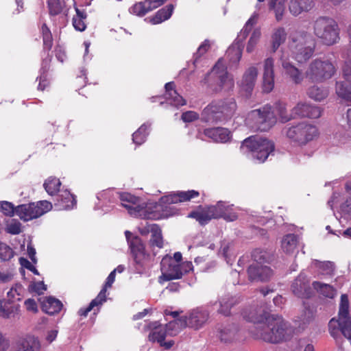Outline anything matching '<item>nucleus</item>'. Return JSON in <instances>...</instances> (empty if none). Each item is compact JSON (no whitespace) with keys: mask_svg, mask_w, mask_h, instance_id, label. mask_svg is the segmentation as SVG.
<instances>
[{"mask_svg":"<svg viewBox=\"0 0 351 351\" xmlns=\"http://www.w3.org/2000/svg\"><path fill=\"white\" fill-rule=\"evenodd\" d=\"M160 265L162 274L158 278V282L160 284L166 281L182 278V274L180 264L174 262L171 256L167 255L163 257Z\"/></svg>","mask_w":351,"mask_h":351,"instance_id":"obj_17","label":"nucleus"},{"mask_svg":"<svg viewBox=\"0 0 351 351\" xmlns=\"http://www.w3.org/2000/svg\"><path fill=\"white\" fill-rule=\"evenodd\" d=\"M56 200L55 206L59 210L71 209L76 205L75 197L68 191H64L58 195Z\"/></svg>","mask_w":351,"mask_h":351,"instance_id":"obj_30","label":"nucleus"},{"mask_svg":"<svg viewBox=\"0 0 351 351\" xmlns=\"http://www.w3.org/2000/svg\"><path fill=\"white\" fill-rule=\"evenodd\" d=\"M315 35L326 45H332L339 39L338 25L332 19L318 18L313 24Z\"/></svg>","mask_w":351,"mask_h":351,"instance_id":"obj_12","label":"nucleus"},{"mask_svg":"<svg viewBox=\"0 0 351 351\" xmlns=\"http://www.w3.org/2000/svg\"><path fill=\"white\" fill-rule=\"evenodd\" d=\"M52 208L51 204L46 200L39 201L36 203L21 204L16 206V215L24 221H28L36 219Z\"/></svg>","mask_w":351,"mask_h":351,"instance_id":"obj_15","label":"nucleus"},{"mask_svg":"<svg viewBox=\"0 0 351 351\" xmlns=\"http://www.w3.org/2000/svg\"><path fill=\"white\" fill-rule=\"evenodd\" d=\"M241 151L248 158L262 163L274 151V144L267 138L250 136L243 141Z\"/></svg>","mask_w":351,"mask_h":351,"instance_id":"obj_6","label":"nucleus"},{"mask_svg":"<svg viewBox=\"0 0 351 351\" xmlns=\"http://www.w3.org/2000/svg\"><path fill=\"white\" fill-rule=\"evenodd\" d=\"M25 306L27 311L32 312L34 313L38 311V306L36 301L34 299L29 298L24 302Z\"/></svg>","mask_w":351,"mask_h":351,"instance_id":"obj_64","label":"nucleus"},{"mask_svg":"<svg viewBox=\"0 0 351 351\" xmlns=\"http://www.w3.org/2000/svg\"><path fill=\"white\" fill-rule=\"evenodd\" d=\"M39 340L34 336H27L18 341L16 351H40Z\"/></svg>","mask_w":351,"mask_h":351,"instance_id":"obj_29","label":"nucleus"},{"mask_svg":"<svg viewBox=\"0 0 351 351\" xmlns=\"http://www.w3.org/2000/svg\"><path fill=\"white\" fill-rule=\"evenodd\" d=\"M237 333V327L234 325H228L220 330L219 337L222 341L228 342L235 338Z\"/></svg>","mask_w":351,"mask_h":351,"instance_id":"obj_44","label":"nucleus"},{"mask_svg":"<svg viewBox=\"0 0 351 351\" xmlns=\"http://www.w3.org/2000/svg\"><path fill=\"white\" fill-rule=\"evenodd\" d=\"M237 110L234 98L213 101L202 111L201 119L209 123H217L231 117Z\"/></svg>","mask_w":351,"mask_h":351,"instance_id":"obj_7","label":"nucleus"},{"mask_svg":"<svg viewBox=\"0 0 351 351\" xmlns=\"http://www.w3.org/2000/svg\"><path fill=\"white\" fill-rule=\"evenodd\" d=\"M6 231L12 234H19L21 231V223L15 219H12L6 226Z\"/></svg>","mask_w":351,"mask_h":351,"instance_id":"obj_55","label":"nucleus"},{"mask_svg":"<svg viewBox=\"0 0 351 351\" xmlns=\"http://www.w3.org/2000/svg\"><path fill=\"white\" fill-rule=\"evenodd\" d=\"M313 311L309 309L305 310L304 312L299 317L300 320H298V322H300V326L303 328L306 324L311 322L313 320Z\"/></svg>","mask_w":351,"mask_h":351,"instance_id":"obj_58","label":"nucleus"},{"mask_svg":"<svg viewBox=\"0 0 351 351\" xmlns=\"http://www.w3.org/2000/svg\"><path fill=\"white\" fill-rule=\"evenodd\" d=\"M186 327L187 326L184 324V320L182 317L180 319L169 322L164 328L167 335L176 336Z\"/></svg>","mask_w":351,"mask_h":351,"instance_id":"obj_39","label":"nucleus"},{"mask_svg":"<svg viewBox=\"0 0 351 351\" xmlns=\"http://www.w3.org/2000/svg\"><path fill=\"white\" fill-rule=\"evenodd\" d=\"M106 291L107 288L103 287L97 296L91 301L92 306H97L102 304L106 300Z\"/></svg>","mask_w":351,"mask_h":351,"instance_id":"obj_59","label":"nucleus"},{"mask_svg":"<svg viewBox=\"0 0 351 351\" xmlns=\"http://www.w3.org/2000/svg\"><path fill=\"white\" fill-rule=\"evenodd\" d=\"M272 274V270L269 267L257 263H252L247 269L248 279L251 282L268 280Z\"/></svg>","mask_w":351,"mask_h":351,"instance_id":"obj_23","label":"nucleus"},{"mask_svg":"<svg viewBox=\"0 0 351 351\" xmlns=\"http://www.w3.org/2000/svg\"><path fill=\"white\" fill-rule=\"evenodd\" d=\"M48 8L51 15H58L62 11L64 6L63 0H48Z\"/></svg>","mask_w":351,"mask_h":351,"instance_id":"obj_49","label":"nucleus"},{"mask_svg":"<svg viewBox=\"0 0 351 351\" xmlns=\"http://www.w3.org/2000/svg\"><path fill=\"white\" fill-rule=\"evenodd\" d=\"M8 300H0V316L4 318H9L14 315L18 307Z\"/></svg>","mask_w":351,"mask_h":351,"instance_id":"obj_40","label":"nucleus"},{"mask_svg":"<svg viewBox=\"0 0 351 351\" xmlns=\"http://www.w3.org/2000/svg\"><path fill=\"white\" fill-rule=\"evenodd\" d=\"M274 59L272 57L267 58L263 61V71L262 76L263 91L269 93L273 90L275 85Z\"/></svg>","mask_w":351,"mask_h":351,"instance_id":"obj_20","label":"nucleus"},{"mask_svg":"<svg viewBox=\"0 0 351 351\" xmlns=\"http://www.w3.org/2000/svg\"><path fill=\"white\" fill-rule=\"evenodd\" d=\"M199 115L194 111H187L182 114V119L184 122L189 123L197 119Z\"/></svg>","mask_w":351,"mask_h":351,"instance_id":"obj_63","label":"nucleus"},{"mask_svg":"<svg viewBox=\"0 0 351 351\" xmlns=\"http://www.w3.org/2000/svg\"><path fill=\"white\" fill-rule=\"evenodd\" d=\"M287 33L282 27L276 29L271 36V51L275 53L279 47L285 43Z\"/></svg>","mask_w":351,"mask_h":351,"instance_id":"obj_38","label":"nucleus"},{"mask_svg":"<svg viewBox=\"0 0 351 351\" xmlns=\"http://www.w3.org/2000/svg\"><path fill=\"white\" fill-rule=\"evenodd\" d=\"M269 8L274 10L277 21H280L285 10V0H271Z\"/></svg>","mask_w":351,"mask_h":351,"instance_id":"obj_46","label":"nucleus"},{"mask_svg":"<svg viewBox=\"0 0 351 351\" xmlns=\"http://www.w3.org/2000/svg\"><path fill=\"white\" fill-rule=\"evenodd\" d=\"M204 82L208 84L215 92L229 91L234 85V80L228 74L227 68L221 59L217 61L211 71L206 75Z\"/></svg>","mask_w":351,"mask_h":351,"instance_id":"obj_8","label":"nucleus"},{"mask_svg":"<svg viewBox=\"0 0 351 351\" xmlns=\"http://www.w3.org/2000/svg\"><path fill=\"white\" fill-rule=\"evenodd\" d=\"M97 199L99 201L109 202H113L119 199L122 206L128 210L131 216L135 217L158 220L168 215L167 213L160 215L157 212H149V208L145 206L139 197L128 193H119L113 190H106L98 193Z\"/></svg>","mask_w":351,"mask_h":351,"instance_id":"obj_2","label":"nucleus"},{"mask_svg":"<svg viewBox=\"0 0 351 351\" xmlns=\"http://www.w3.org/2000/svg\"><path fill=\"white\" fill-rule=\"evenodd\" d=\"M276 114L282 123H286L293 119V112L289 114L286 105L282 103H276L274 111L269 106H265L260 109L252 110L247 116V123L252 129L259 131H267L276 122Z\"/></svg>","mask_w":351,"mask_h":351,"instance_id":"obj_3","label":"nucleus"},{"mask_svg":"<svg viewBox=\"0 0 351 351\" xmlns=\"http://www.w3.org/2000/svg\"><path fill=\"white\" fill-rule=\"evenodd\" d=\"M165 88L166 91L165 97L168 104L177 108L186 104L185 99L174 89L173 82L167 83Z\"/></svg>","mask_w":351,"mask_h":351,"instance_id":"obj_27","label":"nucleus"},{"mask_svg":"<svg viewBox=\"0 0 351 351\" xmlns=\"http://www.w3.org/2000/svg\"><path fill=\"white\" fill-rule=\"evenodd\" d=\"M42 309L49 315H54L60 311L62 308V302L53 297L46 298L41 302Z\"/></svg>","mask_w":351,"mask_h":351,"instance_id":"obj_33","label":"nucleus"},{"mask_svg":"<svg viewBox=\"0 0 351 351\" xmlns=\"http://www.w3.org/2000/svg\"><path fill=\"white\" fill-rule=\"evenodd\" d=\"M306 93L314 101H322L328 97L329 91L323 86L313 85L307 89Z\"/></svg>","mask_w":351,"mask_h":351,"instance_id":"obj_35","label":"nucleus"},{"mask_svg":"<svg viewBox=\"0 0 351 351\" xmlns=\"http://www.w3.org/2000/svg\"><path fill=\"white\" fill-rule=\"evenodd\" d=\"M61 182L56 178L50 177L44 182L43 186L47 193L50 195H53L58 191Z\"/></svg>","mask_w":351,"mask_h":351,"instance_id":"obj_45","label":"nucleus"},{"mask_svg":"<svg viewBox=\"0 0 351 351\" xmlns=\"http://www.w3.org/2000/svg\"><path fill=\"white\" fill-rule=\"evenodd\" d=\"M329 332L336 338L339 332L348 340H351V317L346 319L332 318L328 323Z\"/></svg>","mask_w":351,"mask_h":351,"instance_id":"obj_21","label":"nucleus"},{"mask_svg":"<svg viewBox=\"0 0 351 351\" xmlns=\"http://www.w3.org/2000/svg\"><path fill=\"white\" fill-rule=\"evenodd\" d=\"M46 289L47 287L43 281L32 282L29 285V291L38 295L43 294Z\"/></svg>","mask_w":351,"mask_h":351,"instance_id":"obj_56","label":"nucleus"},{"mask_svg":"<svg viewBox=\"0 0 351 351\" xmlns=\"http://www.w3.org/2000/svg\"><path fill=\"white\" fill-rule=\"evenodd\" d=\"M298 244V237L293 234H288L281 241V248L284 253L292 254L296 250Z\"/></svg>","mask_w":351,"mask_h":351,"instance_id":"obj_36","label":"nucleus"},{"mask_svg":"<svg viewBox=\"0 0 351 351\" xmlns=\"http://www.w3.org/2000/svg\"><path fill=\"white\" fill-rule=\"evenodd\" d=\"M278 60L281 64L283 73L295 84H300L305 77L304 73L297 68L289 60V53L285 49H281Z\"/></svg>","mask_w":351,"mask_h":351,"instance_id":"obj_16","label":"nucleus"},{"mask_svg":"<svg viewBox=\"0 0 351 351\" xmlns=\"http://www.w3.org/2000/svg\"><path fill=\"white\" fill-rule=\"evenodd\" d=\"M149 127L150 124L144 123L132 134V141L136 145H141L145 141L149 134L148 129Z\"/></svg>","mask_w":351,"mask_h":351,"instance_id":"obj_43","label":"nucleus"},{"mask_svg":"<svg viewBox=\"0 0 351 351\" xmlns=\"http://www.w3.org/2000/svg\"><path fill=\"white\" fill-rule=\"evenodd\" d=\"M204 134L216 143H226L230 138V131L223 128L206 129Z\"/></svg>","mask_w":351,"mask_h":351,"instance_id":"obj_28","label":"nucleus"},{"mask_svg":"<svg viewBox=\"0 0 351 351\" xmlns=\"http://www.w3.org/2000/svg\"><path fill=\"white\" fill-rule=\"evenodd\" d=\"M13 256L12 249L5 243L0 242V261H9Z\"/></svg>","mask_w":351,"mask_h":351,"instance_id":"obj_53","label":"nucleus"},{"mask_svg":"<svg viewBox=\"0 0 351 351\" xmlns=\"http://www.w3.org/2000/svg\"><path fill=\"white\" fill-rule=\"evenodd\" d=\"M145 330H150L148 336L150 341L158 342L159 344H162V341H165L167 335L164 326L158 322H152L147 324L145 326Z\"/></svg>","mask_w":351,"mask_h":351,"instance_id":"obj_26","label":"nucleus"},{"mask_svg":"<svg viewBox=\"0 0 351 351\" xmlns=\"http://www.w3.org/2000/svg\"><path fill=\"white\" fill-rule=\"evenodd\" d=\"M150 231L152 232V237L149 241L151 246L162 248L163 247V241L160 228L156 224L151 225Z\"/></svg>","mask_w":351,"mask_h":351,"instance_id":"obj_41","label":"nucleus"},{"mask_svg":"<svg viewBox=\"0 0 351 351\" xmlns=\"http://www.w3.org/2000/svg\"><path fill=\"white\" fill-rule=\"evenodd\" d=\"M289 47L292 58L298 63H304L313 55L315 40L305 31H297L290 36Z\"/></svg>","mask_w":351,"mask_h":351,"instance_id":"obj_4","label":"nucleus"},{"mask_svg":"<svg viewBox=\"0 0 351 351\" xmlns=\"http://www.w3.org/2000/svg\"><path fill=\"white\" fill-rule=\"evenodd\" d=\"M125 235L133 256L136 272L143 274L150 267L152 256H154L156 253L154 252L152 256L147 253L141 239L132 236L130 231L126 230Z\"/></svg>","mask_w":351,"mask_h":351,"instance_id":"obj_9","label":"nucleus"},{"mask_svg":"<svg viewBox=\"0 0 351 351\" xmlns=\"http://www.w3.org/2000/svg\"><path fill=\"white\" fill-rule=\"evenodd\" d=\"M311 269L317 278H332L335 274V265L330 261H319L313 260L311 264Z\"/></svg>","mask_w":351,"mask_h":351,"instance_id":"obj_25","label":"nucleus"},{"mask_svg":"<svg viewBox=\"0 0 351 351\" xmlns=\"http://www.w3.org/2000/svg\"><path fill=\"white\" fill-rule=\"evenodd\" d=\"M72 23L74 28L77 31L83 32L86 28V25L84 20H82L79 17L73 16Z\"/></svg>","mask_w":351,"mask_h":351,"instance_id":"obj_61","label":"nucleus"},{"mask_svg":"<svg viewBox=\"0 0 351 351\" xmlns=\"http://www.w3.org/2000/svg\"><path fill=\"white\" fill-rule=\"evenodd\" d=\"M239 302V299L236 296L229 295H224L219 300V308L217 312L225 316L230 315L231 308Z\"/></svg>","mask_w":351,"mask_h":351,"instance_id":"obj_31","label":"nucleus"},{"mask_svg":"<svg viewBox=\"0 0 351 351\" xmlns=\"http://www.w3.org/2000/svg\"><path fill=\"white\" fill-rule=\"evenodd\" d=\"M258 75V70L256 66H250L247 68L237 84L240 92L245 97L251 96L255 87Z\"/></svg>","mask_w":351,"mask_h":351,"instance_id":"obj_19","label":"nucleus"},{"mask_svg":"<svg viewBox=\"0 0 351 351\" xmlns=\"http://www.w3.org/2000/svg\"><path fill=\"white\" fill-rule=\"evenodd\" d=\"M242 315L245 320L254 323L250 333L255 339L278 343L288 339L293 333L289 324L281 316L270 315L261 308H245Z\"/></svg>","mask_w":351,"mask_h":351,"instance_id":"obj_1","label":"nucleus"},{"mask_svg":"<svg viewBox=\"0 0 351 351\" xmlns=\"http://www.w3.org/2000/svg\"><path fill=\"white\" fill-rule=\"evenodd\" d=\"M291 290L293 294L299 298L310 297L311 291L309 280L304 272L302 271L293 280Z\"/></svg>","mask_w":351,"mask_h":351,"instance_id":"obj_24","label":"nucleus"},{"mask_svg":"<svg viewBox=\"0 0 351 351\" xmlns=\"http://www.w3.org/2000/svg\"><path fill=\"white\" fill-rule=\"evenodd\" d=\"M335 73L336 68L330 60L318 58L308 64L304 76L310 82L322 83L330 79Z\"/></svg>","mask_w":351,"mask_h":351,"instance_id":"obj_10","label":"nucleus"},{"mask_svg":"<svg viewBox=\"0 0 351 351\" xmlns=\"http://www.w3.org/2000/svg\"><path fill=\"white\" fill-rule=\"evenodd\" d=\"M23 293V288L22 285L16 284L13 286L7 293V298L8 300L14 302L15 301H19Z\"/></svg>","mask_w":351,"mask_h":351,"instance_id":"obj_48","label":"nucleus"},{"mask_svg":"<svg viewBox=\"0 0 351 351\" xmlns=\"http://www.w3.org/2000/svg\"><path fill=\"white\" fill-rule=\"evenodd\" d=\"M346 190L351 195V182L346 184ZM341 217L345 219H351V198L348 199L346 202L341 206Z\"/></svg>","mask_w":351,"mask_h":351,"instance_id":"obj_47","label":"nucleus"},{"mask_svg":"<svg viewBox=\"0 0 351 351\" xmlns=\"http://www.w3.org/2000/svg\"><path fill=\"white\" fill-rule=\"evenodd\" d=\"M130 12L137 16H144L146 13L149 12V10L144 1L134 4L130 8Z\"/></svg>","mask_w":351,"mask_h":351,"instance_id":"obj_54","label":"nucleus"},{"mask_svg":"<svg viewBox=\"0 0 351 351\" xmlns=\"http://www.w3.org/2000/svg\"><path fill=\"white\" fill-rule=\"evenodd\" d=\"M313 289L319 294L328 298H334L337 295V290L330 285L320 281H313Z\"/></svg>","mask_w":351,"mask_h":351,"instance_id":"obj_34","label":"nucleus"},{"mask_svg":"<svg viewBox=\"0 0 351 351\" xmlns=\"http://www.w3.org/2000/svg\"><path fill=\"white\" fill-rule=\"evenodd\" d=\"M182 317L188 328L197 330L203 328L208 322L209 313L204 307H197L189 311Z\"/></svg>","mask_w":351,"mask_h":351,"instance_id":"obj_18","label":"nucleus"},{"mask_svg":"<svg viewBox=\"0 0 351 351\" xmlns=\"http://www.w3.org/2000/svg\"><path fill=\"white\" fill-rule=\"evenodd\" d=\"M10 347V339L0 331V351H8Z\"/></svg>","mask_w":351,"mask_h":351,"instance_id":"obj_62","label":"nucleus"},{"mask_svg":"<svg viewBox=\"0 0 351 351\" xmlns=\"http://www.w3.org/2000/svg\"><path fill=\"white\" fill-rule=\"evenodd\" d=\"M173 10L174 6L172 4H169L159 10L154 16L149 19L150 23L153 25H156L169 19L172 15Z\"/></svg>","mask_w":351,"mask_h":351,"instance_id":"obj_37","label":"nucleus"},{"mask_svg":"<svg viewBox=\"0 0 351 351\" xmlns=\"http://www.w3.org/2000/svg\"><path fill=\"white\" fill-rule=\"evenodd\" d=\"M166 2V0H145V3L149 12L161 6Z\"/></svg>","mask_w":351,"mask_h":351,"instance_id":"obj_60","label":"nucleus"},{"mask_svg":"<svg viewBox=\"0 0 351 351\" xmlns=\"http://www.w3.org/2000/svg\"><path fill=\"white\" fill-rule=\"evenodd\" d=\"M0 208L5 215L12 217L14 214L16 215V206L14 207V206L9 202H2Z\"/></svg>","mask_w":351,"mask_h":351,"instance_id":"obj_57","label":"nucleus"},{"mask_svg":"<svg viewBox=\"0 0 351 351\" xmlns=\"http://www.w3.org/2000/svg\"><path fill=\"white\" fill-rule=\"evenodd\" d=\"M261 32L259 28L254 29L246 47V51L247 53H251L254 51L261 38Z\"/></svg>","mask_w":351,"mask_h":351,"instance_id":"obj_51","label":"nucleus"},{"mask_svg":"<svg viewBox=\"0 0 351 351\" xmlns=\"http://www.w3.org/2000/svg\"><path fill=\"white\" fill-rule=\"evenodd\" d=\"M189 217L195 219L200 224L204 225L212 219L223 218L228 221H233L237 219L234 211L233 204L219 201L216 205L210 206L199 211H193L189 214Z\"/></svg>","mask_w":351,"mask_h":351,"instance_id":"obj_5","label":"nucleus"},{"mask_svg":"<svg viewBox=\"0 0 351 351\" xmlns=\"http://www.w3.org/2000/svg\"><path fill=\"white\" fill-rule=\"evenodd\" d=\"M41 31L43 35L44 49L50 50L53 45V38L51 31L45 24L43 25Z\"/></svg>","mask_w":351,"mask_h":351,"instance_id":"obj_50","label":"nucleus"},{"mask_svg":"<svg viewBox=\"0 0 351 351\" xmlns=\"http://www.w3.org/2000/svg\"><path fill=\"white\" fill-rule=\"evenodd\" d=\"M286 136L299 145H305L319 136L317 128L307 121H302L285 129Z\"/></svg>","mask_w":351,"mask_h":351,"instance_id":"obj_11","label":"nucleus"},{"mask_svg":"<svg viewBox=\"0 0 351 351\" xmlns=\"http://www.w3.org/2000/svg\"><path fill=\"white\" fill-rule=\"evenodd\" d=\"M350 302L347 294H342L340 298L339 304V311L337 319H346L351 317L350 315Z\"/></svg>","mask_w":351,"mask_h":351,"instance_id":"obj_42","label":"nucleus"},{"mask_svg":"<svg viewBox=\"0 0 351 351\" xmlns=\"http://www.w3.org/2000/svg\"><path fill=\"white\" fill-rule=\"evenodd\" d=\"M252 258L253 263H257L258 264L264 265L267 262L269 256L267 252L261 249H256L252 254Z\"/></svg>","mask_w":351,"mask_h":351,"instance_id":"obj_52","label":"nucleus"},{"mask_svg":"<svg viewBox=\"0 0 351 351\" xmlns=\"http://www.w3.org/2000/svg\"><path fill=\"white\" fill-rule=\"evenodd\" d=\"M197 196H199V192L195 190L171 193L160 199L159 202L156 204L154 206L155 210L153 212H157L160 215H163L164 213L168 214L167 216H163L160 219L168 217L173 215V213L169 211V210L171 209L170 206L171 204L184 201H189Z\"/></svg>","mask_w":351,"mask_h":351,"instance_id":"obj_13","label":"nucleus"},{"mask_svg":"<svg viewBox=\"0 0 351 351\" xmlns=\"http://www.w3.org/2000/svg\"><path fill=\"white\" fill-rule=\"evenodd\" d=\"M258 20V14H254L246 22L243 28L241 30L237 38V41L230 46L226 53V58L231 64H237L240 61L242 56L241 43L246 38L253 26L256 24Z\"/></svg>","mask_w":351,"mask_h":351,"instance_id":"obj_14","label":"nucleus"},{"mask_svg":"<svg viewBox=\"0 0 351 351\" xmlns=\"http://www.w3.org/2000/svg\"><path fill=\"white\" fill-rule=\"evenodd\" d=\"M313 5V0H290L289 8L293 15L298 16L310 10Z\"/></svg>","mask_w":351,"mask_h":351,"instance_id":"obj_32","label":"nucleus"},{"mask_svg":"<svg viewBox=\"0 0 351 351\" xmlns=\"http://www.w3.org/2000/svg\"><path fill=\"white\" fill-rule=\"evenodd\" d=\"M293 119L297 117H308L317 119L321 117L322 110L316 106L311 105L306 102H298L292 108Z\"/></svg>","mask_w":351,"mask_h":351,"instance_id":"obj_22","label":"nucleus"}]
</instances>
